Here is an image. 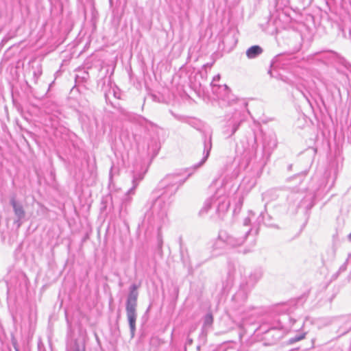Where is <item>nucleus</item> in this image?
<instances>
[{
	"label": "nucleus",
	"mask_w": 351,
	"mask_h": 351,
	"mask_svg": "<svg viewBox=\"0 0 351 351\" xmlns=\"http://www.w3.org/2000/svg\"><path fill=\"white\" fill-rule=\"evenodd\" d=\"M212 148V142L210 136L207 137L204 136V152L202 160L194 165L191 169L180 170L178 172L169 173L160 182V187L162 188V195H166L171 199L176 194L180 186L193 173L194 170L202 166L207 160Z\"/></svg>",
	"instance_id": "nucleus-1"
},
{
	"label": "nucleus",
	"mask_w": 351,
	"mask_h": 351,
	"mask_svg": "<svg viewBox=\"0 0 351 351\" xmlns=\"http://www.w3.org/2000/svg\"><path fill=\"white\" fill-rule=\"evenodd\" d=\"M171 199L166 195L159 194L150 204L145 213V221L152 226H156L158 230L168 221L167 213Z\"/></svg>",
	"instance_id": "nucleus-2"
},
{
	"label": "nucleus",
	"mask_w": 351,
	"mask_h": 351,
	"mask_svg": "<svg viewBox=\"0 0 351 351\" xmlns=\"http://www.w3.org/2000/svg\"><path fill=\"white\" fill-rule=\"evenodd\" d=\"M253 229L245 228L243 230L237 228L230 233L220 231L213 244L214 249H222L225 245L237 247L242 245L247 239H252Z\"/></svg>",
	"instance_id": "nucleus-3"
},
{
	"label": "nucleus",
	"mask_w": 351,
	"mask_h": 351,
	"mask_svg": "<svg viewBox=\"0 0 351 351\" xmlns=\"http://www.w3.org/2000/svg\"><path fill=\"white\" fill-rule=\"evenodd\" d=\"M250 292L244 285L240 284L239 288L237 291L233 295L230 308L235 313L236 315L241 316V322L239 324V327L243 328L245 325V319H246L245 314L254 310L252 306H245L248 293Z\"/></svg>",
	"instance_id": "nucleus-4"
},
{
	"label": "nucleus",
	"mask_w": 351,
	"mask_h": 351,
	"mask_svg": "<svg viewBox=\"0 0 351 351\" xmlns=\"http://www.w3.org/2000/svg\"><path fill=\"white\" fill-rule=\"evenodd\" d=\"M230 204L226 187L221 186L216 190L213 195L205 201L199 213L201 215L208 213L211 208H215L216 213L220 215L228 210Z\"/></svg>",
	"instance_id": "nucleus-5"
},
{
	"label": "nucleus",
	"mask_w": 351,
	"mask_h": 351,
	"mask_svg": "<svg viewBox=\"0 0 351 351\" xmlns=\"http://www.w3.org/2000/svg\"><path fill=\"white\" fill-rule=\"evenodd\" d=\"M138 286L133 284L130 287V291L125 303V311L128 322L130 327L131 338H133L136 332V322L137 319V299L138 293Z\"/></svg>",
	"instance_id": "nucleus-6"
},
{
	"label": "nucleus",
	"mask_w": 351,
	"mask_h": 351,
	"mask_svg": "<svg viewBox=\"0 0 351 351\" xmlns=\"http://www.w3.org/2000/svg\"><path fill=\"white\" fill-rule=\"evenodd\" d=\"M296 322L295 319L288 315H282L279 320L278 328L272 327L265 332V339H269L270 337H272L273 341L275 342L281 339L285 331L291 329L297 330L298 328L293 326Z\"/></svg>",
	"instance_id": "nucleus-7"
},
{
	"label": "nucleus",
	"mask_w": 351,
	"mask_h": 351,
	"mask_svg": "<svg viewBox=\"0 0 351 351\" xmlns=\"http://www.w3.org/2000/svg\"><path fill=\"white\" fill-rule=\"evenodd\" d=\"M219 79L220 75L218 74L213 77V80L210 82L212 92L213 94L216 95L219 100L227 103L228 106H232L234 104L240 106V104H238V101H237L234 95L231 93L230 88L226 84H217Z\"/></svg>",
	"instance_id": "nucleus-8"
},
{
	"label": "nucleus",
	"mask_w": 351,
	"mask_h": 351,
	"mask_svg": "<svg viewBox=\"0 0 351 351\" xmlns=\"http://www.w3.org/2000/svg\"><path fill=\"white\" fill-rule=\"evenodd\" d=\"M277 138L275 134H264L263 140V150L260 156L257 152L255 158L259 160V167L263 169L267 164L272 152L277 147Z\"/></svg>",
	"instance_id": "nucleus-9"
},
{
	"label": "nucleus",
	"mask_w": 351,
	"mask_h": 351,
	"mask_svg": "<svg viewBox=\"0 0 351 351\" xmlns=\"http://www.w3.org/2000/svg\"><path fill=\"white\" fill-rule=\"evenodd\" d=\"M226 125L223 132L228 137H230L237 131L243 121L244 115L240 110L234 108L233 112H228L226 114Z\"/></svg>",
	"instance_id": "nucleus-10"
},
{
	"label": "nucleus",
	"mask_w": 351,
	"mask_h": 351,
	"mask_svg": "<svg viewBox=\"0 0 351 351\" xmlns=\"http://www.w3.org/2000/svg\"><path fill=\"white\" fill-rule=\"evenodd\" d=\"M262 275V271L260 269H255L250 274L247 278L243 280L241 285L251 291L261 278Z\"/></svg>",
	"instance_id": "nucleus-11"
},
{
	"label": "nucleus",
	"mask_w": 351,
	"mask_h": 351,
	"mask_svg": "<svg viewBox=\"0 0 351 351\" xmlns=\"http://www.w3.org/2000/svg\"><path fill=\"white\" fill-rule=\"evenodd\" d=\"M254 217H255V214L253 212L250 211L249 216L245 217L243 219V225L239 226L237 228L238 229H241V230H243L245 228H252L253 229L252 235V240L250 241V245H254V244H255V237L258 233V228L256 227L254 224L252 223V221L254 218Z\"/></svg>",
	"instance_id": "nucleus-12"
},
{
	"label": "nucleus",
	"mask_w": 351,
	"mask_h": 351,
	"mask_svg": "<svg viewBox=\"0 0 351 351\" xmlns=\"http://www.w3.org/2000/svg\"><path fill=\"white\" fill-rule=\"evenodd\" d=\"M314 59L326 64H332L337 60V54L332 51L319 52L315 54Z\"/></svg>",
	"instance_id": "nucleus-13"
},
{
	"label": "nucleus",
	"mask_w": 351,
	"mask_h": 351,
	"mask_svg": "<svg viewBox=\"0 0 351 351\" xmlns=\"http://www.w3.org/2000/svg\"><path fill=\"white\" fill-rule=\"evenodd\" d=\"M10 204L13 208L14 215L17 219L16 223H19V226L21 225L20 221L23 219L25 216V212L23 208L22 204L17 201L14 196L12 197L10 200Z\"/></svg>",
	"instance_id": "nucleus-14"
},
{
	"label": "nucleus",
	"mask_w": 351,
	"mask_h": 351,
	"mask_svg": "<svg viewBox=\"0 0 351 351\" xmlns=\"http://www.w3.org/2000/svg\"><path fill=\"white\" fill-rule=\"evenodd\" d=\"M338 332L340 335L348 333L351 330V315L342 317L339 321Z\"/></svg>",
	"instance_id": "nucleus-15"
},
{
	"label": "nucleus",
	"mask_w": 351,
	"mask_h": 351,
	"mask_svg": "<svg viewBox=\"0 0 351 351\" xmlns=\"http://www.w3.org/2000/svg\"><path fill=\"white\" fill-rule=\"evenodd\" d=\"M66 351H86L85 342L75 339L70 345H67Z\"/></svg>",
	"instance_id": "nucleus-16"
},
{
	"label": "nucleus",
	"mask_w": 351,
	"mask_h": 351,
	"mask_svg": "<svg viewBox=\"0 0 351 351\" xmlns=\"http://www.w3.org/2000/svg\"><path fill=\"white\" fill-rule=\"evenodd\" d=\"M141 178H139L137 180L136 177H134L132 180V187L128 191V192L124 195V198L122 200V205L127 204L128 203H130L131 201V198L128 197L129 195H133L134 194V191L137 186L138 185V183Z\"/></svg>",
	"instance_id": "nucleus-17"
},
{
	"label": "nucleus",
	"mask_w": 351,
	"mask_h": 351,
	"mask_svg": "<svg viewBox=\"0 0 351 351\" xmlns=\"http://www.w3.org/2000/svg\"><path fill=\"white\" fill-rule=\"evenodd\" d=\"M263 50L259 45H253L249 47L246 51V56L249 59H254L258 57Z\"/></svg>",
	"instance_id": "nucleus-18"
},
{
	"label": "nucleus",
	"mask_w": 351,
	"mask_h": 351,
	"mask_svg": "<svg viewBox=\"0 0 351 351\" xmlns=\"http://www.w3.org/2000/svg\"><path fill=\"white\" fill-rule=\"evenodd\" d=\"M234 283V276L232 273L229 272L226 277V281L222 282L221 292L222 294H226L229 292Z\"/></svg>",
	"instance_id": "nucleus-19"
},
{
	"label": "nucleus",
	"mask_w": 351,
	"mask_h": 351,
	"mask_svg": "<svg viewBox=\"0 0 351 351\" xmlns=\"http://www.w3.org/2000/svg\"><path fill=\"white\" fill-rule=\"evenodd\" d=\"M213 323V316L211 313H208L204 317V323L202 326L203 331L207 332L209 328H211Z\"/></svg>",
	"instance_id": "nucleus-20"
},
{
	"label": "nucleus",
	"mask_w": 351,
	"mask_h": 351,
	"mask_svg": "<svg viewBox=\"0 0 351 351\" xmlns=\"http://www.w3.org/2000/svg\"><path fill=\"white\" fill-rule=\"evenodd\" d=\"M112 167H111L110 169V173H109V184H108V188H109V190H110V199L112 200V204L114 203V199L117 198V194H116V191H113V189H114V184L112 183Z\"/></svg>",
	"instance_id": "nucleus-21"
},
{
	"label": "nucleus",
	"mask_w": 351,
	"mask_h": 351,
	"mask_svg": "<svg viewBox=\"0 0 351 351\" xmlns=\"http://www.w3.org/2000/svg\"><path fill=\"white\" fill-rule=\"evenodd\" d=\"M79 73L76 74L75 75V80L78 82H85L88 80L89 78V73L88 71L85 70H79Z\"/></svg>",
	"instance_id": "nucleus-22"
},
{
	"label": "nucleus",
	"mask_w": 351,
	"mask_h": 351,
	"mask_svg": "<svg viewBox=\"0 0 351 351\" xmlns=\"http://www.w3.org/2000/svg\"><path fill=\"white\" fill-rule=\"evenodd\" d=\"M270 219H271L270 216L267 213H265L263 212L261 213L259 217L257 219L258 223L261 221H263L267 226H273V224H271L269 222Z\"/></svg>",
	"instance_id": "nucleus-23"
},
{
	"label": "nucleus",
	"mask_w": 351,
	"mask_h": 351,
	"mask_svg": "<svg viewBox=\"0 0 351 351\" xmlns=\"http://www.w3.org/2000/svg\"><path fill=\"white\" fill-rule=\"evenodd\" d=\"M305 336H306V332H300L298 334H296L294 337H292L289 339L288 343L293 344V343L304 339Z\"/></svg>",
	"instance_id": "nucleus-24"
},
{
	"label": "nucleus",
	"mask_w": 351,
	"mask_h": 351,
	"mask_svg": "<svg viewBox=\"0 0 351 351\" xmlns=\"http://www.w3.org/2000/svg\"><path fill=\"white\" fill-rule=\"evenodd\" d=\"M42 75V67L40 64H38L36 68H34L33 71V80L35 84H37L38 80Z\"/></svg>",
	"instance_id": "nucleus-25"
},
{
	"label": "nucleus",
	"mask_w": 351,
	"mask_h": 351,
	"mask_svg": "<svg viewBox=\"0 0 351 351\" xmlns=\"http://www.w3.org/2000/svg\"><path fill=\"white\" fill-rule=\"evenodd\" d=\"M157 241H158V245L159 248L162 247V238L161 234L158 232V236H157Z\"/></svg>",
	"instance_id": "nucleus-26"
},
{
	"label": "nucleus",
	"mask_w": 351,
	"mask_h": 351,
	"mask_svg": "<svg viewBox=\"0 0 351 351\" xmlns=\"http://www.w3.org/2000/svg\"><path fill=\"white\" fill-rule=\"evenodd\" d=\"M172 115L178 120H180V121H184V118L180 115H178V114H174L173 112H171Z\"/></svg>",
	"instance_id": "nucleus-27"
},
{
	"label": "nucleus",
	"mask_w": 351,
	"mask_h": 351,
	"mask_svg": "<svg viewBox=\"0 0 351 351\" xmlns=\"http://www.w3.org/2000/svg\"><path fill=\"white\" fill-rule=\"evenodd\" d=\"M223 351H238V350L236 347L230 346L225 349Z\"/></svg>",
	"instance_id": "nucleus-28"
},
{
	"label": "nucleus",
	"mask_w": 351,
	"mask_h": 351,
	"mask_svg": "<svg viewBox=\"0 0 351 351\" xmlns=\"http://www.w3.org/2000/svg\"><path fill=\"white\" fill-rule=\"evenodd\" d=\"M301 93L302 94L303 97L306 99L307 102L311 106V103L310 101V99H309L308 95L305 93H304L302 91H301Z\"/></svg>",
	"instance_id": "nucleus-29"
},
{
	"label": "nucleus",
	"mask_w": 351,
	"mask_h": 351,
	"mask_svg": "<svg viewBox=\"0 0 351 351\" xmlns=\"http://www.w3.org/2000/svg\"><path fill=\"white\" fill-rule=\"evenodd\" d=\"M182 259L184 265H189V267H191L190 263H188L187 260L184 258L183 256H182Z\"/></svg>",
	"instance_id": "nucleus-30"
},
{
	"label": "nucleus",
	"mask_w": 351,
	"mask_h": 351,
	"mask_svg": "<svg viewBox=\"0 0 351 351\" xmlns=\"http://www.w3.org/2000/svg\"><path fill=\"white\" fill-rule=\"evenodd\" d=\"M348 239L351 241V233L348 235Z\"/></svg>",
	"instance_id": "nucleus-31"
},
{
	"label": "nucleus",
	"mask_w": 351,
	"mask_h": 351,
	"mask_svg": "<svg viewBox=\"0 0 351 351\" xmlns=\"http://www.w3.org/2000/svg\"><path fill=\"white\" fill-rule=\"evenodd\" d=\"M350 258H351V254H349V255H348V258L347 261H348V259H350Z\"/></svg>",
	"instance_id": "nucleus-32"
},
{
	"label": "nucleus",
	"mask_w": 351,
	"mask_h": 351,
	"mask_svg": "<svg viewBox=\"0 0 351 351\" xmlns=\"http://www.w3.org/2000/svg\"><path fill=\"white\" fill-rule=\"evenodd\" d=\"M15 349H16V351H19L18 348H15Z\"/></svg>",
	"instance_id": "nucleus-33"
},
{
	"label": "nucleus",
	"mask_w": 351,
	"mask_h": 351,
	"mask_svg": "<svg viewBox=\"0 0 351 351\" xmlns=\"http://www.w3.org/2000/svg\"><path fill=\"white\" fill-rule=\"evenodd\" d=\"M350 34L351 35V29L350 30Z\"/></svg>",
	"instance_id": "nucleus-34"
},
{
	"label": "nucleus",
	"mask_w": 351,
	"mask_h": 351,
	"mask_svg": "<svg viewBox=\"0 0 351 351\" xmlns=\"http://www.w3.org/2000/svg\"><path fill=\"white\" fill-rule=\"evenodd\" d=\"M110 1H111V0H110Z\"/></svg>",
	"instance_id": "nucleus-35"
}]
</instances>
